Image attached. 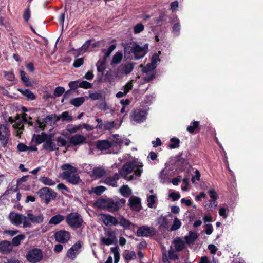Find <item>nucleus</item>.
<instances>
[{
    "instance_id": "obj_2",
    "label": "nucleus",
    "mask_w": 263,
    "mask_h": 263,
    "mask_svg": "<svg viewBox=\"0 0 263 263\" xmlns=\"http://www.w3.org/2000/svg\"><path fill=\"white\" fill-rule=\"evenodd\" d=\"M142 165L135 162H127L119 171L120 175L124 177L127 180H132L140 176L143 171Z\"/></svg>"
},
{
    "instance_id": "obj_26",
    "label": "nucleus",
    "mask_w": 263,
    "mask_h": 263,
    "mask_svg": "<svg viewBox=\"0 0 263 263\" xmlns=\"http://www.w3.org/2000/svg\"><path fill=\"white\" fill-rule=\"evenodd\" d=\"M12 250L11 244L7 241L0 242V250L4 253H8Z\"/></svg>"
},
{
    "instance_id": "obj_61",
    "label": "nucleus",
    "mask_w": 263,
    "mask_h": 263,
    "mask_svg": "<svg viewBox=\"0 0 263 263\" xmlns=\"http://www.w3.org/2000/svg\"><path fill=\"white\" fill-rule=\"evenodd\" d=\"M57 146H64L66 144V140L64 138L59 137L57 138Z\"/></svg>"
},
{
    "instance_id": "obj_54",
    "label": "nucleus",
    "mask_w": 263,
    "mask_h": 263,
    "mask_svg": "<svg viewBox=\"0 0 263 263\" xmlns=\"http://www.w3.org/2000/svg\"><path fill=\"white\" fill-rule=\"evenodd\" d=\"M79 85V87L85 89L90 88L92 87V84L86 81H80Z\"/></svg>"
},
{
    "instance_id": "obj_32",
    "label": "nucleus",
    "mask_w": 263,
    "mask_h": 263,
    "mask_svg": "<svg viewBox=\"0 0 263 263\" xmlns=\"http://www.w3.org/2000/svg\"><path fill=\"white\" fill-rule=\"evenodd\" d=\"M157 222L160 228L166 229L168 228V221L166 218L164 216H160L157 219Z\"/></svg>"
},
{
    "instance_id": "obj_8",
    "label": "nucleus",
    "mask_w": 263,
    "mask_h": 263,
    "mask_svg": "<svg viewBox=\"0 0 263 263\" xmlns=\"http://www.w3.org/2000/svg\"><path fill=\"white\" fill-rule=\"evenodd\" d=\"M59 119L60 117H58L55 114L48 116L42 121L39 120L36 121L34 124V128L37 132L43 130L45 123H55Z\"/></svg>"
},
{
    "instance_id": "obj_62",
    "label": "nucleus",
    "mask_w": 263,
    "mask_h": 263,
    "mask_svg": "<svg viewBox=\"0 0 263 263\" xmlns=\"http://www.w3.org/2000/svg\"><path fill=\"white\" fill-rule=\"evenodd\" d=\"M83 62L84 59L82 58L77 59L74 60L73 65L74 67L78 68L83 64Z\"/></svg>"
},
{
    "instance_id": "obj_43",
    "label": "nucleus",
    "mask_w": 263,
    "mask_h": 263,
    "mask_svg": "<svg viewBox=\"0 0 263 263\" xmlns=\"http://www.w3.org/2000/svg\"><path fill=\"white\" fill-rule=\"evenodd\" d=\"M165 172L166 171L165 170H162L159 174L160 181L162 183H166L169 182V177Z\"/></svg>"
},
{
    "instance_id": "obj_38",
    "label": "nucleus",
    "mask_w": 263,
    "mask_h": 263,
    "mask_svg": "<svg viewBox=\"0 0 263 263\" xmlns=\"http://www.w3.org/2000/svg\"><path fill=\"white\" fill-rule=\"evenodd\" d=\"M66 130L70 133H76L78 131L81 130V124L75 125L73 124H68L66 126Z\"/></svg>"
},
{
    "instance_id": "obj_59",
    "label": "nucleus",
    "mask_w": 263,
    "mask_h": 263,
    "mask_svg": "<svg viewBox=\"0 0 263 263\" xmlns=\"http://www.w3.org/2000/svg\"><path fill=\"white\" fill-rule=\"evenodd\" d=\"M199 126V122L198 121H194L193 123V125L189 126L187 128V130L189 132L192 133L194 130L197 128Z\"/></svg>"
},
{
    "instance_id": "obj_51",
    "label": "nucleus",
    "mask_w": 263,
    "mask_h": 263,
    "mask_svg": "<svg viewBox=\"0 0 263 263\" xmlns=\"http://www.w3.org/2000/svg\"><path fill=\"white\" fill-rule=\"evenodd\" d=\"M123 55L121 52H117L113 57L112 63L114 64L119 63L122 59Z\"/></svg>"
},
{
    "instance_id": "obj_3",
    "label": "nucleus",
    "mask_w": 263,
    "mask_h": 263,
    "mask_svg": "<svg viewBox=\"0 0 263 263\" xmlns=\"http://www.w3.org/2000/svg\"><path fill=\"white\" fill-rule=\"evenodd\" d=\"M161 54V51L154 53L151 58V63L144 67L141 66L142 67V72L145 74L143 77L145 82H148L154 78L155 75L154 69L156 68L157 63L160 61L159 55Z\"/></svg>"
},
{
    "instance_id": "obj_64",
    "label": "nucleus",
    "mask_w": 263,
    "mask_h": 263,
    "mask_svg": "<svg viewBox=\"0 0 263 263\" xmlns=\"http://www.w3.org/2000/svg\"><path fill=\"white\" fill-rule=\"evenodd\" d=\"M208 193L211 199L217 200V199L218 198V196L217 193L216 192L214 189H210L208 191Z\"/></svg>"
},
{
    "instance_id": "obj_48",
    "label": "nucleus",
    "mask_w": 263,
    "mask_h": 263,
    "mask_svg": "<svg viewBox=\"0 0 263 263\" xmlns=\"http://www.w3.org/2000/svg\"><path fill=\"white\" fill-rule=\"evenodd\" d=\"M124 258L126 260L129 261L136 258V254L134 251H125Z\"/></svg>"
},
{
    "instance_id": "obj_20",
    "label": "nucleus",
    "mask_w": 263,
    "mask_h": 263,
    "mask_svg": "<svg viewBox=\"0 0 263 263\" xmlns=\"http://www.w3.org/2000/svg\"><path fill=\"white\" fill-rule=\"evenodd\" d=\"M61 168L62 170H64L62 174L64 178L77 172V168L76 167L68 163L63 164Z\"/></svg>"
},
{
    "instance_id": "obj_27",
    "label": "nucleus",
    "mask_w": 263,
    "mask_h": 263,
    "mask_svg": "<svg viewBox=\"0 0 263 263\" xmlns=\"http://www.w3.org/2000/svg\"><path fill=\"white\" fill-rule=\"evenodd\" d=\"M120 123L119 125H117L115 121H107L103 124V130H111L114 128H118L121 125Z\"/></svg>"
},
{
    "instance_id": "obj_25",
    "label": "nucleus",
    "mask_w": 263,
    "mask_h": 263,
    "mask_svg": "<svg viewBox=\"0 0 263 263\" xmlns=\"http://www.w3.org/2000/svg\"><path fill=\"white\" fill-rule=\"evenodd\" d=\"M111 146V144L107 140L99 141L97 143V147L100 150H105L108 149Z\"/></svg>"
},
{
    "instance_id": "obj_35",
    "label": "nucleus",
    "mask_w": 263,
    "mask_h": 263,
    "mask_svg": "<svg viewBox=\"0 0 263 263\" xmlns=\"http://www.w3.org/2000/svg\"><path fill=\"white\" fill-rule=\"evenodd\" d=\"M20 76L22 81L24 83L27 87L32 86V83L29 79L27 77L26 73L24 71H20Z\"/></svg>"
},
{
    "instance_id": "obj_10",
    "label": "nucleus",
    "mask_w": 263,
    "mask_h": 263,
    "mask_svg": "<svg viewBox=\"0 0 263 263\" xmlns=\"http://www.w3.org/2000/svg\"><path fill=\"white\" fill-rule=\"evenodd\" d=\"M10 133L9 128L5 125H0V143L2 146L5 148L8 143Z\"/></svg>"
},
{
    "instance_id": "obj_12",
    "label": "nucleus",
    "mask_w": 263,
    "mask_h": 263,
    "mask_svg": "<svg viewBox=\"0 0 263 263\" xmlns=\"http://www.w3.org/2000/svg\"><path fill=\"white\" fill-rule=\"evenodd\" d=\"M42 253L39 249H33L30 250L27 254V260L32 263H36L40 261L42 258Z\"/></svg>"
},
{
    "instance_id": "obj_33",
    "label": "nucleus",
    "mask_w": 263,
    "mask_h": 263,
    "mask_svg": "<svg viewBox=\"0 0 263 263\" xmlns=\"http://www.w3.org/2000/svg\"><path fill=\"white\" fill-rule=\"evenodd\" d=\"M173 243L176 250L178 251L182 250L184 247V243L180 238L175 239Z\"/></svg>"
},
{
    "instance_id": "obj_5",
    "label": "nucleus",
    "mask_w": 263,
    "mask_h": 263,
    "mask_svg": "<svg viewBox=\"0 0 263 263\" xmlns=\"http://www.w3.org/2000/svg\"><path fill=\"white\" fill-rule=\"evenodd\" d=\"M37 195L42 200L45 201L46 205H48L51 200H54L57 196L56 193L53 190L47 187L41 189L37 192Z\"/></svg>"
},
{
    "instance_id": "obj_13",
    "label": "nucleus",
    "mask_w": 263,
    "mask_h": 263,
    "mask_svg": "<svg viewBox=\"0 0 263 263\" xmlns=\"http://www.w3.org/2000/svg\"><path fill=\"white\" fill-rule=\"evenodd\" d=\"M82 246V242L80 241H77L68 249L66 254L67 257L71 260L74 259L80 253Z\"/></svg>"
},
{
    "instance_id": "obj_63",
    "label": "nucleus",
    "mask_w": 263,
    "mask_h": 263,
    "mask_svg": "<svg viewBox=\"0 0 263 263\" xmlns=\"http://www.w3.org/2000/svg\"><path fill=\"white\" fill-rule=\"evenodd\" d=\"M79 82H80V81H79V80L70 81L68 83V85L70 87V88L73 89H76L78 87H79Z\"/></svg>"
},
{
    "instance_id": "obj_49",
    "label": "nucleus",
    "mask_w": 263,
    "mask_h": 263,
    "mask_svg": "<svg viewBox=\"0 0 263 263\" xmlns=\"http://www.w3.org/2000/svg\"><path fill=\"white\" fill-rule=\"evenodd\" d=\"M111 140L117 145H120L123 143V139L119 135L115 134L111 136Z\"/></svg>"
},
{
    "instance_id": "obj_53",
    "label": "nucleus",
    "mask_w": 263,
    "mask_h": 263,
    "mask_svg": "<svg viewBox=\"0 0 263 263\" xmlns=\"http://www.w3.org/2000/svg\"><path fill=\"white\" fill-rule=\"evenodd\" d=\"M118 223H119L120 226L125 228H129L131 225L130 222L128 220L124 218H121Z\"/></svg>"
},
{
    "instance_id": "obj_39",
    "label": "nucleus",
    "mask_w": 263,
    "mask_h": 263,
    "mask_svg": "<svg viewBox=\"0 0 263 263\" xmlns=\"http://www.w3.org/2000/svg\"><path fill=\"white\" fill-rule=\"evenodd\" d=\"M111 253L114 255V263H118L120 259L119 249L117 247H112L111 248Z\"/></svg>"
},
{
    "instance_id": "obj_57",
    "label": "nucleus",
    "mask_w": 263,
    "mask_h": 263,
    "mask_svg": "<svg viewBox=\"0 0 263 263\" xmlns=\"http://www.w3.org/2000/svg\"><path fill=\"white\" fill-rule=\"evenodd\" d=\"M180 25L179 23H175L173 27V33L178 36L180 34Z\"/></svg>"
},
{
    "instance_id": "obj_6",
    "label": "nucleus",
    "mask_w": 263,
    "mask_h": 263,
    "mask_svg": "<svg viewBox=\"0 0 263 263\" xmlns=\"http://www.w3.org/2000/svg\"><path fill=\"white\" fill-rule=\"evenodd\" d=\"M147 114L146 110L137 108L132 111L129 118L132 122L141 123L146 120Z\"/></svg>"
},
{
    "instance_id": "obj_44",
    "label": "nucleus",
    "mask_w": 263,
    "mask_h": 263,
    "mask_svg": "<svg viewBox=\"0 0 263 263\" xmlns=\"http://www.w3.org/2000/svg\"><path fill=\"white\" fill-rule=\"evenodd\" d=\"M197 238V235L196 233H195L194 232H190L189 233V235L185 236L184 237V239H185L186 242L187 243L190 244V243H192V242H193L196 240V239Z\"/></svg>"
},
{
    "instance_id": "obj_36",
    "label": "nucleus",
    "mask_w": 263,
    "mask_h": 263,
    "mask_svg": "<svg viewBox=\"0 0 263 263\" xmlns=\"http://www.w3.org/2000/svg\"><path fill=\"white\" fill-rule=\"evenodd\" d=\"M39 181L45 185L52 186L55 184V182L47 177H41L39 179Z\"/></svg>"
},
{
    "instance_id": "obj_30",
    "label": "nucleus",
    "mask_w": 263,
    "mask_h": 263,
    "mask_svg": "<svg viewBox=\"0 0 263 263\" xmlns=\"http://www.w3.org/2000/svg\"><path fill=\"white\" fill-rule=\"evenodd\" d=\"M18 91L24 96H25L28 100H33L35 99V96L33 93L28 89H19Z\"/></svg>"
},
{
    "instance_id": "obj_41",
    "label": "nucleus",
    "mask_w": 263,
    "mask_h": 263,
    "mask_svg": "<svg viewBox=\"0 0 263 263\" xmlns=\"http://www.w3.org/2000/svg\"><path fill=\"white\" fill-rule=\"evenodd\" d=\"M65 89L63 87L59 86L54 89L53 96H49V97L54 98L61 96L64 92Z\"/></svg>"
},
{
    "instance_id": "obj_45",
    "label": "nucleus",
    "mask_w": 263,
    "mask_h": 263,
    "mask_svg": "<svg viewBox=\"0 0 263 263\" xmlns=\"http://www.w3.org/2000/svg\"><path fill=\"white\" fill-rule=\"evenodd\" d=\"M157 200V196L155 195H150L147 199V206L149 208H154V204L156 203Z\"/></svg>"
},
{
    "instance_id": "obj_60",
    "label": "nucleus",
    "mask_w": 263,
    "mask_h": 263,
    "mask_svg": "<svg viewBox=\"0 0 263 263\" xmlns=\"http://www.w3.org/2000/svg\"><path fill=\"white\" fill-rule=\"evenodd\" d=\"M199 263H216L214 258H209L207 256H202L200 258V260Z\"/></svg>"
},
{
    "instance_id": "obj_7",
    "label": "nucleus",
    "mask_w": 263,
    "mask_h": 263,
    "mask_svg": "<svg viewBox=\"0 0 263 263\" xmlns=\"http://www.w3.org/2000/svg\"><path fill=\"white\" fill-rule=\"evenodd\" d=\"M67 223L73 228H79L83 223V219L80 215L77 213H71L69 214L66 218Z\"/></svg>"
},
{
    "instance_id": "obj_21",
    "label": "nucleus",
    "mask_w": 263,
    "mask_h": 263,
    "mask_svg": "<svg viewBox=\"0 0 263 263\" xmlns=\"http://www.w3.org/2000/svg\"><path fill=\"white\" fill-rule=\"evenodd\" d=\"M43 147L44 149L49 151H52L58 149L57 144L51 139L45 140L43 143Z\"/></svg>"
},
{
    "instance_id": "obj_11",
    "label": "nucleus",
    "mask_w": 263,
    "mask_h": 263,
    "mask_svg": "<svg viewBox=\"0 0 263 263\" xmlns=\"http://www.w3.org/2000/svg\"><path fill=\"white\" fill-rule=\"evenodd\" d=\"M98 203H100V205L106 209L108 211L112 212L118 210L119 209V203H117L116 200L112 199L107 200H102L98 201Z\"/></svg>"
},
{
    "instance_id": "obj_58",
    "label": "nucleus",
    "mask_w": 263,
    "mask_h": 263,
    "mask_svg": "<svg viewBox=\"0 0 263 263\" xmlns=\"http://www.w3.org/2000/svg\"><path fill=\"white\" fill-rule=\"evenodd\" d=\"M106 188L103 186H99L93 189V192L98 195H100L105 190Z\"/></svg>"
},
{
    "instance_id": "obj_29",
    "label": "nucleus",
    "mask_w": 263,
    "mask_h": 263,
    "mask_svg": "<svg viewBox=\"0 0 263 263\" xmlns=\"http://www.w3.org/2000/svg\"><path fill=\"white\" fill-rule=\"evenodd\" d=\"M105 171L101 167H94L92 172V176L97 178L102 177L105 174Z\"/></svg>"
},
{
    "instance_id": "obj_18",
    "label": "nucleus",
    "mask_w": 263,
    "mask_h": 263,
    "mask_svg": "<svg viewBox=\"0 0 263 263\" xmlns=\"http://www.w3.org/2000/svg\"><path fill=\"white\" fill-rule=\"evenodd\" d=\"M86 137L85 136L79 134H75L72 136L70 138V142L74 145L82 144L83 143L86 142Z\"/></svg>"
},
{
    "instance_id": "obj_52",
    "label": "nucleus",
    "mask_w": 263,
    "mask_h": 263,
    "mask_svg": "<svg viewBox=\"0 0 263 263\" xmlns=\"http://www.w3.org/2000/svg\"><path fill=\"white\" fill-rule=\"evenodd\" d=\"M59 117L62 121H71L72 120V116H70L67 111L63 112Z\"/></svg>"
},
{
    "instance_id": "obj_9",
    "label": "nucleus",
    "mask_w": 263,
    "mask_h": 263,
    "mask_svg": "<svg viewBox=\"0 0 263 263\" xmlns=\"http://www.w3.org/2000/svg\"><path fill=\"white\" fill-rule=\"evenodd\" d=\"M117 238L116 233L112 230L106 231L104 234V236H102L100 238L101 245L109 246L116 243Z\"/></svg>"
},
{
    "instance_id": "obj_4",
    "label": "nucleus",
    "mask_w": 263,
    "mask_h": 263,
    "mask_svg": "<svg viewBox=\"0 0 263 263\" xmlns=\"http://www.w3.org/2000/svg\"><path fill=\"white\" fill-rule=\"evenodd\" d=\"M9 218L10 222L14 225L19 226L23 224V228L31 227V222L27 219V216L15 212H11L9 214Z\"/></svg>"
},
{
    "instance_id": "obj_17",
    "label": "nucleus",
    "mask_w": 263,
    "mask_h": 263,
    "mask_svg": "<svg viewBox=\"0 0 263 263\" xmlns=\"http://www.w3.org/2000/svg\"><path fill=\"white\" fill-rule=\"evenodd\" d=\"M27 219L33 223L41 224L44 220V216L43 214L39 213L37 215H34L31 213L27 214Z\"/></svg>"
},
{
    "instance_id": "obj_47",
    "label": "nucleus",
    "mask_w": 263,
    "mask_h": 263,
    "mask_svg": "<svg viewBox=\"0 0 263 263\" xmlns=\"http://www.w3.org/2000/svg\"><path fill=\"white\" fill-rule=\"evenodd\" d=\"M144 26L141 23L135 25L133 27V32L134 34H139L144 30Z\"/></svg>"
},
{
    "instance_id": "obj_34",
    "label": "nucleus",
    "mask_w": 263,
    "mask_h": 263,
    "mask_svg": "<svg viewBox=\"0 0 263 263\" xmlns=\"http://www.w3.org/2000/svg\"><path fill=\"white\" fill-rule=\"evenodd\" d=\"M84 97H78L72 99L70 100V104L78 107L80 106L84 102Z\"/></svg>"
},
{
    "instance_id": "obj_16",
    "label": "nucleus",
    "mask_w": 263,
    "mask_h": 263,
    "mask_svg": "<svg viewBox=\"0 0 263 263\" xmlns=\"http://www.w3.org/2000/svg\"><path fill=\"white\" fill-rule=\"evenodd\" d=\"M129 205L131 209L135 211H139L141 208V199L135 196H133L129 199Z\"/></svg>"
},
{
    "instance_id": "obj_24",
    "label": "nucleus",
    "mask_w": 263,
    "mask_h": 263,
    "mask_svg": "<svg viewBox=\"0 0 263 263\" xmlns=\"http://www.w3.org/2000/svg\"><path fill=\"white\" fill-rule=\"evenodd\" d=\"M121 66L122 68L123 72L125 73V76H127L133 70L134 68V63L128 62L124 64H121Z\"/></svg>"
},
{
    "instance_id": "obj_31",
    "label": "nucleus",
    "mask_w": 263,
    "mask_h": 263,
    "mask_svg": "<svg viewBox=\"0 0 263 263\" xmlns=\"http://www.w3.org/2000/svg\"><path fill=\"white\" fill-rule=\"evenodd\" d=\"M119 192L124 197H128L132 194V190L127 185H123L120 189Z\"/></svg>"
},
{
    "instance_id": "obj_55",
    "label": "nucleus",
    "mask_w": 263,
    "mask_h": 263,
    "mask_svg": "<svg viewBox=\"0 0 263 263\" xmlns=\"http://www.w3.org/2000/svg\"><path fill=\"white\" fill-rule=\"evenodd\" d=\"M104 62L103 61H98V62L96 64V66L97 68V71L99 72H103L104 69Z\"/></svg>"
},
{
    "instance_id": "obj_46",
    "label": "nucleus",
    "mask_w": 263,
    "mask_h": 263,
    "mask_svg": "<svg viewBox=\"0 0 263 263\" xmlns=\"http://www.w3.org/2000/svg\"><path fill=\"white\" fill-rule=\"evenodd\" d=\"M171 144H170L169 147L171 149H174L179 146L180 140L178 138L176 137L172 138L170 139Z\"/></svg>"
},
{
    "instance_id": "obj_22",
    "label": "nucleus",
    "mask_w": 263,
    "mask_h": 263,
    "mask_svg": "<svg viewBox=\"0 0 263 263\" xmlns=\"http://www.w3.org/2000/svg\"><path fill=\"white\" fill-rule=\"evenodd\" d=\"M120 175L116 173L112 177H108L104 180L105 183L112 186H117V181L119 179Z\"/></svg>"
},
{
    "instance_id": "obj_50",
    "label": "nucleus",
    "mask_w": 263,
    "mask_h": 263,
    "mask_svg": "<svg viewBox=\"0 0 263 263\" xmlns=\"http://www.w3.org/2000/svg\"><path fill=\"white\" fill-rule=\"evenodd\" d=\"M181 223L179 219L177 218H175L173 221V224L171 228V231H174L178 230L180 228Z\"/></svg>"
},
{
    "instance_id": "obj_56",
    "label": "nucleus",
    "mask_w": 263,
    "mask_h": 263,
    "mask_svg": "<svg viewBox=\"0 0 263 263\" xmlns=\"http://www.w3.org/2000/svg\"><path fill=\"white\" fill-rule=\"evenodd\" d=\"M132 81H130L126 83L122 88L123 91L126 95L133 88Z\"/></svg>"
},
{
    "instance_id": "obj_19",
    "label": "nucleus",
    "mask_w": 263,
    "mask_h": 263,
    "mask_svg": "<svg viewBox=\"0 0 263 263\" xmlns=\"http://www.w3.org/2000/svg\"><path fill=\"white\" fill-rule=\"evenodd\" d=\"M102 221L105 225L116 226L118 224L117 219L115 217L108 214H103L101 216Z\"/></svg>"
},
{
    "instance_id": "obj_42",
    "label": "nucleus",
    "mask_w": 263,
    "mask_h": 263,
    "mask_svg": "<svg viewBox=\"0 0 263 263\" xmlns=\"http://www.w3.org/2000/svg\"><path fill=\"white\" fill-rule=\"evenodd\" d=\"M113 72V76L116 78L121 79L125 75L124 72L122 70V68L120 65Z\"/></svg>"
},
{
    "instance_id": "obj_37",
    "label": "nucleus",
    "mask_w": 263,
    "mask_h": 263,
    "mask_svg": "<svg viewBox=\"0 0 263 263\" xmlns=\"http://www.w3.org/2000/svg\"><path fill=\"white\" fill-rule=\"evenodd\" d=\"M218 205V202L216 200H210L206 202L204 204V206L206 209L209 210H213Z\"/></svg>"
},
{
    "instance_id": "obj_40",
    "label": "nucleus",
    "mask_w": 263,
    "mask_h": 263,
    "mask_svg": "<svg viewBox=\"0 0 263 263\" xmlns=\"http://www.w3.org/2000/svg\"><path fill=\"white\" fill-rule=\"evenodd\" d=\"M25 238V236L24 234H20L15 237H14L12 240V244L14 246H18L21 241L24 240Z\"/></svg>"
},
{
    "instance_id": "obj_23",
    "label": "nucleus",
    "mask_w": 263,
    "mask_h": 263,
    "mask_svg": "<svg viewBox=\"0 0 263 263\" xmlns=\"http://www.w3.org/2000/svg\"><path fill=\"white\" fill-rule=\"evenodd\" d=\"M65 219V217L61 214H57L52 216L49 221V224L50 225L55 226Z\"/></svg>"
},
{
    "instance_id": "obj_15",
    "label": "nucleus",
    "mask_w": 263,
    "mask_h": 263,
    "mask_svg": "<svg viewBox=\"0 0 263 263\" xmlns=\"http://www.w3.org/2000/svg\"><path fill=\"white\" fill-rule=\"evenodd\" d=\"M70 238V234L66 231L61 230L55 234L56 241L61 243L66 242Z\"/></svg>"
},
{
    "instance_id": "obj_14",
    "label": "nucleus",
    "mask_w": 263,
    "mask_h": 263,
    "mask_svg": "<svg viewBox=\"0 0 263 263\" xmlns=\"http://www.w3.org/2000/svg\"><path fill=\"white\" fill-rule=\"evenodd\" d=\"M154 233V229L147 226H143L139 228L137 231V235L139 237H148L153 235Z\"/></svg>"
},
{
    "instance_id": "obj_28",
    "label": "nucleus",
    "mask_w": 263,
    "mask_h": 263,
    "mask_svg": "<svg viewBox=\"0 0 263 263\" xmlns=\"http://www.w3.org/2000/svg\"><path fill=\"white\" fill-rule=\"evenodd\" d=\"M64 179L67 180L69 183L73 184H76L80 181V177L76 173L68 175L66 177L64 178Z\"/></svg>"
},
{
    "instance_id": "obj_1",
    "label": "nucleus",
    "mask_w": 263,
    "mask_h": 263,
    "mask_svg": "<svg viewBox=\"0 0 263 263\" xmlns=\"http://www.w3.org/2000/svg\"><path fill=\"white\" fill-rule=\"evenodd\" d=\"M148 48V44L140 46L134 42L130 43L124 47V57L130 60H139L145 55Z\"/></svg>"
}]
</instances>
